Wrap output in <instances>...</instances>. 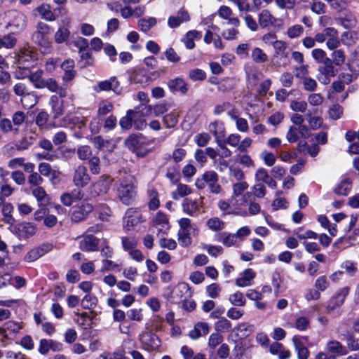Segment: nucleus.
I'll return each mask as SVG.
<instances>
[{"label": "nucleus", "mask_w": 359, "mask_h": 359, "mask_svg": "<svg viewBox=\"0 0 359 359\" xmlns=\"http://www.w3.org/2000/svg\"><path fill=\"white\" fill-rule=\"evenodd\" d=\"M163 121L166 128H174L178 122V114L176 112L168 114L163 117Z\"/></svg>", "instance_id": "nucleus-53"}, {"label": "nucleus", "mask_w": 359, "mask_h": 359, "mask_svg": "<svg viewBox=\"0 0 359 359\" xmlns=\"http://www.w3.org/2000/svg\"><path fill=\"white\" fill-rule=\"evenodd\" d=\"M77 155L80 160H88L92 157V149L89 146L83 145L77 149Z\"/></svg>", "instance_id": "nucleus-54"}, {"label": "nucleus", "mask_w": 359, "mask_h": 359, "mask_svg": "<svg viewBox=\"0 0 359 359\" xmlns=\"http://www.w3.org/2000/svg\"><path fill=\"white\" fill-rule=\"evenodd\" d=\"M50 27L42 22L37 24L36 30L33 33L32 39L39 45L45 53H50L52 49V42L49 40Z\"/></svg>", "instance_id": "nucleus-2"}, {"label": "nucleus", "mask_w": 359, "mask_h": 359, "mask_svg": "<svg viewBox=\"0 0 359 359\" xmlns=\"http://www.w3.org/2000/svg\"><path fill=\"white\" fill-rule=\"evenodd\" d=\"M100 158L93 156L88 159V166L91 173L97 175L100 172Z\"/></svg>", "instance_id": "nucleus-60"}, {"label": "nucleus", "mask_w": 359, "mask_h": 359, "mask_svg": "<svg viewBox=\"0 0 359 359\" xmlns=\"http://www.w3.org/2000/svg\"><path fill=\"white\" fill-rule=\"evenodd\" d=\"M153 226L157 229V235H166L170 229L168 216L162 212H158L152 218Z\"/></svg>", "instance_id": "nucleus-9"}, {"label": "nucleus", "mask_w": 359, "mask_h": 359, "mask_svg": "<svg viewBox=\"0 0 359 359\" xmlns=\"http://www.w3.org/2000/svg\"><path fill=\"white\" fill-rule=\"evenodd\" d=\"M126 147L132 151L136 152L138 156H144L147 152H141L140 149H141L142 144V136L137 135H130L124 142Z\"/></svg>", "instance_id": "nucleus-14"}, {"label": "nucleus", "mask_w": 359, "mask_h": 359, "mask_svg": "<svg viewBox=\"0 0 359 359\" xmlns=\"http://www.w3.org/2000/svg\"><path fill=\"white\" fill-rule=\"evenodd\" d=\"M227 25L231 26L225 29L222 32V36L226 40H234L236 39L237 35L239 34L238 29L240 25V21L237 18H229V20L226 22Z\"/></svg>", "instance_id": "nucleus-16"}, {"label": "nucleus", "mask_w": 359, "mask_h": 359, "mask_svg": "<svg viewBox=\"0 0 359 359\" xmlns=\"http://www.w3.org/2000/svg\"><path fill=\"white\" fill-rule=\"evenodd\" d=\"M36 11L41 18L49 22L54 21L56 19L55 15L51 10V7L48 4H42L36 8Z\"/></svg>", "instance_id": "nucleus-30"}, {"label": "nucleus", "mask_w": 359, "mask_h": 359, "mask_svg": "<svg viewBox=\"0 0 359 359\" xmlns=\"http://www.w3.org/2000/svg\"><path fill=\"white\" fill-rule=\"evenodd\" d=\"M206 226L212 231H219L224 229L225 223L219 217H213L207 220Z\"/></svg>", "instance_id": "nucleus-42"}, {"label": "nucleus", "mask_w": 359, "mask_h": 359, "mask_svg": "<svg viewBox=\"0 0 359 359\" xmlns=\"http://www.w3.org/2000/svg\"><path fill=\"white\" fill-rule=\"evenodd\" d=\"M312 57L318 63H329L332 60L327 57L325 50L320 48H316L311 51Z\"/></svg>", "instance_id": "nucleus-45"}, {"label": "nucleus", "mask_w": 359, "mask_h": 359, "mask_svg": "<svg viewBox=\"0 0 359 359\" xmlns=\"http://www.w3.org/2000/svg\"><path fill=\"white\" fill-rule=\"evenodd\" d=\"M49 118L48 114L45 111H41L38 113L35 118L36 124L40 129L45 128Z\"/></svg>", "instance_id": "nucleus-64"}, {"label": "nucleus", "mask_w": 359, "mask_h": 359, "mask_svg": "<svg viewBox=\"0 0 359 359\" xmlns=\"http://www.w3.org/2000/svg\"><path fill=\"white\" fill-rule=\"evenodd\" d=\"M280 21L278 19L273 16V15L268 10H262L258 15L259 25L262 28L269 27L271 25H275Z\"/></svg>", "instance_id": "nucleus-25"}, {"label": "nucleus", "mask_w": 359, "mask_h": 359, "mask_svg": "<svg viewBox=\"0 0 359 359\" xmlns=\"http://www.w3.org/2000/svg\"><path fill=\"white\" fill-rule=\"evenodd\" d=\"M72 180L77 187H86L90 180L87 168L83 165H79L74 172Z\"/></svg>", "instance_id": "nucleus-12"}, {"label": "nucleus", "mask_w": 359, "mask_h": 359, "mask_svg": "<svg viewBox=\"0 0 359 359\" xmlns=\"http://www.w3.org/2000/svg\"><path fill=\"white\" fill-rule=\"evenodd\" d=\"M149 196L150 200L149 202V208L151 210H155L159 207V200L158 198V193L155 189H151L149 191Z\"/></svg>", "instance_id": "nucleus-63"}, {"label": "nucleus", "mask_w": 359, "mask_h": 359, "mask_svg": "<svg viewBox=\"0 0 359 359\" xmlns=\"http://www.w3.org/2000/svg\"><path fill=\"white\" fill-rule=\"evenodd\" d=\"M237 161L241 165L245 168H254L255 167L254 161L248 154L238 155Z\"/></svg>", "instance_id": "nucleus-58"}, {"label": "nucleus", "mask_w": 359, "mask_h": 359, "mask_svg": "<svg viewBox=\"0 0 359 359\" xmlns=\"http://www.w3.org/2000/svg\"><path fill=\"white\" fill-rule=\"evenodd\" d=\"M144 221L140 211L137 208H128L125 213L123 226L127 231H130Z\"/></svg>", "instance_id": "nucleus-4"}, {"label": "nucleus", "mask_w": 359, "mask_h": 359, "mask_svg": "<svg viewBox=\"0 0 359 359\" xmlns=\"http://www.w3.org/2000/svg\"><path fill=\"white\" fill-rule=\"evenodd\" d=\"M317 71L316 79L323 85L329 84L331 81V77L335 76L338 72L337 69H335L334 66L332 65V61L319 66Z\"/></svg>", "instance_id": "nucleus-5"}, {"label": "nucleus", "mask_w": 359, "mask_h": 359, "mask_svg": "<svg viewBox=\"0 0 359 359\" xmlns=\"http://www.w3.org/2000/svg\"><path fill=\"white\" fill-rule=\"evenodd\" d=\"M220 242L226 247L230 248L232 246L238 247L240 245L235 233L224 232L221 234Z\"/></svg>", "instance_id": "nucleus-38"}, {"label": "nucleus", "mask_w": 359, "mask_h": 359, "mask_svg": "<svg viewBox=\"0 0 359 359\" xmlns=\"http://www.w3.org/2000/svg\"><path fill=\"white\" fill-rule=\"evenodd\" d=\"M326 350L330 353L338 355H344L347 353L346 348L336 340L329 341L326 344Z\"/></svg>", "instance_id": "nucleus-34"}, {"label": "nucleus", "mask_w": 359, "mask_h": 359, "mask_svg": "<svg viewBox=\"0 0 359 359\" xmlns=\"http://www.w3.org/2000/svg\"><path fill=\"white\" fill-rule=\"evenodd\" d=\"M144 348L147 351L157 349L161 345V340L151 332H144L140 335L139 338Z\"/></svg>", "instance_id": "nucleus-10"}, {"label": "nucleus", "mask_w": 359, "mask_h": 359, "mask_svg": "<svg viewBox=\"0 0 359 359\" xmlns=\"http://www.w3.org/2000/svg\"><path fill=\"white\" fill-rule=\"evenodd\" d=\"M332 62L336 66H341L344 64L346 56L342 50H336L332 53Z\"/></svg>", "instance_id": "nucleus-56"}, {"label": "nucleus", "mask_w": 359, "mask_h": 359, "mask_svg": "<svg viewBox=\"0 0 359 359\" xmlns=\"http://www.w3.org/2000/svg\"><path fill=\"white\" fill-rule=\"evenodd\" d=\"M114 109L113 103L108 100H102L98 102L97 116L98 117L104 116L110 113Z\"/></svg>", "instance_id": "nucleus-40"}, {"label": "nucleus", "mask_w": 359, "mask_h": 359, "mask_svg": "<svg viewBox=\"0 0 359 359\" xmlns=\"http://www.w3.org/2000/svg\"><path fill=\"white\" fill-rule=\"evenodd\" d=\"M11 231L20 239H27L36 233V226L32 222H25L15 225Z\"/></svg>", "instance_id": "nucleus-6"}, {"label": "nucleus", "mask_w": 359, "mask_h": 359, "mask_svg": "<svg viewBox=\"0 0 359 359\" xmlns=\"http://www.w3.org/2000/svg\"><path fill=\"white\" fill-rule=\"evenodd\" d=\"M192 193V189L187 184L179 183L177 184L176 190L171 194L172 198L178 201L180 198H183L190 195Z\"/></svg>", "instance_id": "nucleus-31"}, {"label": "nucleus", "mask_w": 359, "mask_h": 359, "mask_svg": "<svg viewBox=\"0 0 359 359\" xmlns=\"http://www.w3.org/2000/svg\"><path fill=\"white\" fill-rule=\"evenodd\" d=\"M9 21L6 28H12L15 32L22 31L26 26V16L18 11H11L8 13Z\"/></svg>", "instance_id": "nucleus-7"}, {"label": "nucleus", "mask_w": 359, "mask_h": 359, "mask_svg": "<svg viewBox=\"0 0 359 359\" xmlns=\"http://www.w3.org/2000/svg\"><path fill=\"white\" fill-rule=\"evenodd\" d=\"M351 180L350 179H344L337 185L334 192L338 195L346 196L351 189Z\"/></svg>", "instance_id": "nucleus-46"}, {"label": "nucleus", "mask_w": 359, "mask_h": 359, "mask_svg": "<svg viewBox=\"0 0 359 359\" xmlns=\"http://www.w3.org/2000/svg\"><path fill=\"white\" fill-rule=\"evenodd\" d=\"M13 209V205L11 203H5L1 206L3 220L6 224L13 225L15 222V219L12 215Z\"/></svg>", "instance_id": "nucleus-37"}, {"label": "nucleus", "mask_w": 359, "mask_h": 359, "mask_svg": "<svg viewBox=\"0 0 359 359\" xmlns=\"http://www.w3.org/2000/svg\"><path fill=\"white\" fill-rule=\"evenodd\" d=\"M79 248L83 251H96L98 249L99 240L92 235L79 238Z\"/></svg>", "instance_id": "nucleus-15"}, {"label": "nucleus", "mask_w": 359, "mask_h": 359, "mask_svg": "<svg viewBox=\"0 0 359 359\" xmlns=\"http://www.w3.org/2000/svg\"><path fill=\"white\" fill-rule=\"evenodd\" d=\"M292 342L297 351L298 359H307L309 356V351L302 342L300 337L294 336Z\"/></svg>", "instance_id": "nucleus-35"}, {"label": "nucleus", "mask_w": 359, "mask_h": 359, "mask_svg": "<svg viewBox=\"0 0 359 359\" xmlns=\"http://www.w3.org/2000/svg\"><path fill=\"white\" fill-rule=\"evenodd\" d=\"M201 38V32L196 30L188 32L184 38L185 46L188 49H193L195 47L194 40H199Z\"/></svg>", "instance_id": "nucleus-39"}, {"label": "nucleus", "mask_w": 359, "mask_h": 359, "mask_svg": "<svg viewBox=\"0 0 359 359\" xmlns=\"http://www.w3.org/2000/svg\"><path fill=\"white\" fill-rule=\"evenodd\" d=\"M252 59L257 63H263L267 61V55L260 48H255L252 51Z\"/></svg>", "instance_id": "nucleus-52"}, {"label": "nucleus", "mask_w": 359, "mask_h": 359, "mask_svg": "<svg viewBox=\"0 0 359 359\" xmlns=\"http://www.w3.org/2000/svg\"><path fill=\"white\" fill-rule=\"evenodd\" d=\"M111 180L108 177H102L93 185V188L95 194H104L109 189Z\"/></svg>", "instance_id": "nucleus-26"}, {"label": "nucleus", "mask_w": 359, "mask_h": 359, "mask_svg": "<svg viewBox=\"0 0 359 359\" xmlns=\"http://www.w3.org/2000/svg\"><path fill=\"white\" fill-rule=\"evenodd\" d=\"M0 129L4 133H8L14 131L15 133H18V128H14L12 121L6 118L0 120Z\"/></svg>", "instance_id": "nucleus-57"}, {"label": "nucleus", "mask_w": 359, "mask_h": 359, "mask_svg": "<svg viewBox=\"0 0 359 359\" xmlns=\"http://www.w3.org/2000/svg\"><path fill=\"white\" fill-rule=\"evenodd\" d=\"M261 158L264 164L269 167L273 166L276 161V156L271 151L264 150L261 153Z\"/></svg>", "instance_id": "nucleus-61"}, {"label": "nucleus", "mask_w": 359, "mask_h": 359, "mask_svg": "<svg viewBox=\"0 0 359 359\" xmlns=\"http://www.w3.org/2000/svg\"><path fill=\"white\" fill-rule=\"evenodd\" d=\"M60 96L51 95L48 104L51 109V113L54 118L61 116L65 111L64 100Z\"/></svg>", "instance_id": "nucleus-17"}, {"label": "nucleus", "mask_w": 359, "mask_h": 359, "mask_svg": "<svg viewBox=\"0 0 359 359\" xmlns=\"http://www.w3.org/2000/svg\"><path fill=\"white\" fill-rule=\"evenodd\" d=\"M204 197L200 198V204L196 201L190 198H185L182 203V210L186 215L194 217L196 216L199 211L200 206H203V200Z\"/></svg>", "instance_id": "nucleus-13"}, {"label": "nucleus", "mask_w": 359, "mask_h": 359, "mask_svg": "<svg viewBox=\"0 0 359 359\" xmlns=\"http://www.w3.org/2000/svg\"><path fill=\"white\" fill-rule=\"evenodd\" d=\"M118 88L119 82L115 76H113L108 80L99 82L97 87L94 88V90L96 92L112 90L116 93H119Z\"/></svg>", "instance_id": "nucleus-19"}, {"label": "nucleus", "mask_w": 359, "mask_h": 359, "mask_svg": "<svg viewBox=\"0 0 359 359\" xmlns=\"http://www.w3.org/2000/svg\"><path fill=\"white\" fill-rule=\"evenodd\" d=\"M209 332V326L206 323H198L193 330L189 332V336L192 339H198L201 336L205 335Z\"/></svg>", "instance_id": "nucleus-27"}, {"label": "nucleus", "mask_w": 359, "mask_h": 359, "mask_svg": "<svg viewBox=\"0 0 359 359\" xmlns=\"http://www.w3.org/2000/svg\"><path fill=\"white\" fill-rule=\"evenodd\" d=\"M137 180L134 176L124 173L119 180L118 198L125 205L132 204L137 194Z\"/></svg>", "instance_id": "nucleus-1"}, {"label": "nucleus", "mask_w": 359, "mask_h": 359, "mask_svg": "<svg viewBox=\"0 0 359 359\" xmlns=\"http://www.w3.org/2000/svg\"><path fill=\"white\" fill-rule=\"evenodd\" d=\"M304 32V27L300 25H294L287 30V35L290 39L299 37Z\"/></svg>", "instance_id": "nucleus-59"}, {"label": "nucleus", "mask_w": 359, "mask_h": 359, "mask_svg": "<svg viewBox=\"0 0 359 359\" xmlns=\"http://www.w3.org/2000/svg\"><path fill=\"white\" fill-rule=\"evenodd\" d=\"M132 114L133 110H128L126 115L120 119L119 125L123 129L128 130L131 128L133 126V118L137 116L136 114H135L134 116H133Z\"/></svg>", "instance_id": "nucleus-51"}, {"label": "nucleus", "mask_w": 359, "mask_h": 359, "mask_svg": "<svg viewBox=\"0 0 359 359\" xmlns=\"http://www.w3.org/2000/svg\"><path fill=\"white\" fill-rule=\"evenodd\" d=\"M230 302L236 306H243L245 304V299L241 292H236L229 296Z\"/></svg>", "instance_id": "nucleus-55"}, {"label": "nucleus", "mask_w": 359, "mask_h": 359, "mask_svg": "<svg viewBox=\"0 0 359 359\" xmlns=\"http://www.w3.org/2000/svg\"><path fill=\"white\" fill-rule=\"evenodd\" d=\"M13 92L17 96L21 97V102L25 107L31 108L37 102L36 96L28 92L25 83H18L13 86Z\"/></svg>", "instance_id": "nucleus-3"}, {"label": "nucleus", "mask_w": 359, "mask_h": 359, "mask_svg": "<svg viewBox=\"0 0 359 359\" xmlns=\"http://www.w3.org/2000/svg\"><path fill=\"white\" fill-rule=\"evenodd\" d=\"M93 210V205L87 201H83L73 207L71 219L73 222H79L85 219Z\"/></svg>", "instance_id": "nucleus-8"}, {"label": "nucleus", "mask_w": 359, "mask_h": 359, "mask_svg": "<svg viewBox=\"0 0 359 359\" xmlns=\"http://www.w3.org/2000/svg\"><path fill=\"white\" fill-rule=\"evenodd\" d=\"M342 15L337 20L346 29L354 28L357 25V19L354 14L348 9L342 11Z\"/></svg>", "instance_id": "nucleus-22"}, {"label": "nucleus", "mask_w": 359, "mask_h": 359, "mask_svg": "<svg viewBox=\"0 0 359 359\" xmlns=\"http://www.w3.org/2000/svg\"><path fill=\"white\" fill-rule=\"evenodd\" d=\"M22 329V323L14 320H8L6 322L2 327H0V337L2 341L9 339L7 332L11 334H15Z\"/></svg>", "instance_id": "nucleus-11"}, {"label": "nucleus", "mask_w": 359, "mask_h": 359, "mask_svg": "<svg viewBox=\"0 0 359 359\" xmlns=\"http://www.w3.org/2000/svg\"><path fill=\"white\" fill-rule=\"evenodd\" d=\"M190 20L189 13L184 8H181L177 13V15L170 16L168 20V25L170 28H176L182 23L188 22Z\"/></svg>", "instance_id": "nucleus-21"}, {"label": "nucleus", "mask_w": 359, "mask_h": 359, "mask_svg": "<svg viewBox=\"0 0 359 359\" xmlns=\"http://www.w3.org/2000/svg\"><path fill=\"white\" fill-rule=\"evenodd\" d=\"M62 349V344L58 341L42 339L39 341V352L42 355H46L50 350L60 351Z\"/></svg>", "instance_id": "nucleus-18"}, {"label": "nucleus", "mask_w": 359, "mask_h": 359, "mask_svg": "<svg viewBox=\"0 0 359 359\" xmlns=\"http://www.w3.org/2000/svg\"><path fill=\"white\" fill-rule=\"evenodd\" d=\"M248 184L245 181L238 182L233 184V195L231 203L233 208H235V199L241 196L248 189Z\"/></svg>", "instance_id": "nucleus-36"}, {"label": "nucleus", "mask_w": 359, "mask_h": 359, "mask_svg": "<svg viewBox=\"0 0 359 359\" xmlns=\"http://www.w3.org/2000/svg\"><path fill=\"white\" fill-rule=\"evenodd\" d=\"M168 111L167 107L165 104H156L154 107L150 105L144 106L142 108V113L145 115H150L154 114L156 116H161Z\"/></svg>", "instance_id": "nucleus-32"}, {"label": "nucleus", "mask_w": 359, "mask_h": 359, "mask_svg": "<svg viewBox=\"0 0 359 359\" xmlns=\"http://www.w3.org/2000/svg\"><path fill=\"white\" fill-rule=\"evenodd\" d=\"M43 71L37 70L32 72L27 77L29 80L33 83L34 86L37 89H42L45 79H43Z\"/></svg>", "instance_id": "nucleus-41"}, {"label": "nucleus", "mask_w": 359, "mask_h": 359, "mask_svg": "<svg viewBox=\"0 0 359 359\" xmlns=\"http://www.w3.org/2000/svg\"><path fill=\"white\" fill-rule=\"evenodd\" d=\"M16 42V38L11 34L4 35L3 37L0 36V49L2 48L7 49L13 48L15 46Z\"/></svg>", "instance_id": "nucleus-48"}, {"label": "nucleus", "mask_w": 359, "mask_h": 359, "mask_svg": "<svg viewBox=\"0 0 359 359\" xmlns=\"http://www.w3.org/2000/svg\"><path fill=\"white\" fill-rule=\"evenodd\" d=\"M204 42L207 44H210L213 42L215 48L222 50L224 48V45L221 39L220 36L217 34H215L210 29H208L204 36Z\"/></svg>", "instance_id": "nucleus-33"}, {"label": "nucleus", "mask_w": 359, "mask_h": 359, "mask_svg": "<svg viewBox=\"0 0 359 359\" xmlns=\"http://www.w3.org/2000/svg\"><path fill=\"white\" fill-rule=\"evenodd\" d=\"M189 286L186 283L178 284L172 291V298L173 301H177L182 298L184 293L188 292Z\"/></svg>", "instance_id": "nucleus-47"}, {"label": "nucleus", "mask_w": 359, "mask_h": 359, "mask_svg": "<svg viewBox=\"0 0 359 359\" xmlns=\"http://www.w3.org/2000/svg\"><path fill=\"white\" fill-rule=\"evenodd\" d=\"M27 181L32 189V188L40 187L39 185L42 184L43 180L38 172H34L28 176Z\"/></svg>", "instance_id": "nucleus-62"}, {"label": "nucleus", "mask_w": 359, "mask_h": 359, "mask_svg": "<svg viewBox=\"0 0 359 359\" xmlns=\"http://www.w3.org/2000/svg\"><path fill=\"white\" fill-rule=\"evenodd\" d=\"M31 190L33 196L37 200L39 205H46L49 202V196L42 187H34Z\"/></svg>", "instance_id": "nucleus-29"}, {"label": "nucleus", "mask_w": 359, "mask_h": 359, "mask_svg": "<svg viewBox=\"0 0 359 359\" xmlns=\"http://www.w3.org/2000/svg\"><path fill=\"white\" fill-rule=\"evenodd\" d=\"M70 36V31L67 27H59L54 34V40L57 43L67 41Z\"/></svg>", "instance_id": "nucleus-44"}, {"label": "nucleus", "mask_w": 359, "mask_h": 359, "mask_svg": "<svg viewBox=\"0 0 359 359\" xmlns=\"http://www.w3.org/2000/svg\"><path fill=\"white\" fill-rule=\"evenodd\" d=\"M272 60L276 67H285L289 62L288 53L286 51L278 55L274 54Z\"/></svg>", "instance_id": "nucleus-49"}, {"label": "nucleus", "mask_w": 359, "mask_h": 359, "mask_svg": "<svg viewBox=\"0 0 359 359\" xmlns=\"http://www.w3.org/2000/svg\"><path fill=\"white\" fill-rule=\"evenodd\" d=\"M137 115L135 118H133V124H134L135 128L137 130H143L147 126V123L144 119L142 118L145 116V114L142 113V109L140 110H133V116Z\"/></svg>", "instance_id": "nucleus-43"}, {"label": "nucleus", "mask_w": 359, "mask_h": 359, "mask_svg": "<svg viewBox=\"0 0 359 359\" xmlns=\"http://www.w3.org/2000/svg\"><path fill=\"white\" fill-rule=\"evenodd\" d=\"M168 87L172 92L185 94L188 91L187 84L182 79L177 78L168 81Z\"/></svg>", "instance_id": "nucleus-28"}, {"label": "nucleus", "mask_w": 359, "mask_h": 359, "mask_svg": "<svg viewBox=\"0 0 359 359\" xmlns=\"http://www.w3.org/2000/svg\"><path fill=\"white\" fill-rule=\"evenodd\" d=\"M47 88L50 92L56 93L61 98L67 95V88L60 86L57 81L53 78H49L44 81L43 88Z\"/></svg>", "instance_id": "nucleus-23"}, {"label": "nucleus", "mask_w": 359, "mask_h": 359, "mask_svg": "<svg viewBox=\"0 0 359 359\" xmlns=\"http://www.w3.org/2000/svg\"><path fill=\"white\" fill-rule=\"evenodd\" d=\"M349 293V287H344L341 289L337 294L331 298L327 304V309L333 311L337 307L341 306L344 302L346 297Z\"/></svg>", "instance_id": "nucleus-20"}, {"label": "nucleus", "mask_w": 359, "mask_h": 359, "mask_svg": "<svg viewBox=\"0 0 359 359\" xmlns=\"http://www.w3.org/2000/svg\"><path fill=\"white\" fill-rule=\"evenodd\" d=\"M256 273L252 269H247L241 273V276L236 280V285L240 287H245L252 285Z\"/></svg>", "instance_id": "nucleus-24"}, {"label": "nucleus", "mask_w": 359, "mask_h": 359, "mask_svg": "<svg viewBox=\"0 0 359 359\" xmlns=\"http://www.w3.org/2000/svg\"><path fill=\"white\" fill-rule=\"evenodd\" d=\"M156 24V19L153 17H150L147 19L142 18L138 21V27L140 30L144 32H148L151 27L155 26Z\"/></svg>", "instance_id": "nucleus-50"}]
</instances>
